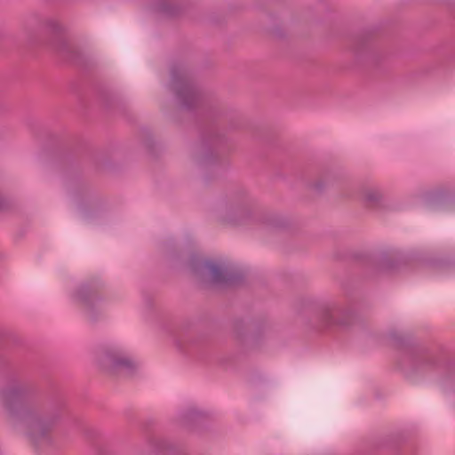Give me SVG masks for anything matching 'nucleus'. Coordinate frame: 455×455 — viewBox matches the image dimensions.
<instances>
[{
  "mask_svg": "<svg viewBox=\"0 0 455 455\" xmlns=\"http://www.w3.org/2000/svg\"><path fill=\"white\" fill-rule=\"evenodd\" d=\"M8 401H9L8 395H4V394L0 395V403L3 404V406L7 408L9 406Z\"/></svg>",
  "mask_w": 455,
  "mask_h": 455,
  "instance_id": "4",
  "label": "nucleus"
},
{
  "mask_svg": "<svg viewBox=\"0 0 455 455\" xmlns=\"http://www.w3.org/2000/svg\"><path fill=\"white\" fill-rule=\"evenodd\" d=\"M205 267L208 271L209 278L212 282L220 283L224 280L222 267L215 262H207Z\"/></svg>",
  "mask_w": 455,
  "mask_h": 455,
  "instance_id": "2",
  "label": "nucleus"
},
{
  "mask_svg": "<svg viewBox=\"0 0 455 455\" xmlns=\"http://www.w3.org/2000/svg\"><path fill=\"white\" fill-rule=\"evenodd\" d=\"M102 368L110 372L130 371L133 368V361L120 347L106 350L99 357Z\"/></svg>",
  "mask_w": 455,
  "mask_h": 455,
  "instance_id": "1",
  "label": "nucleus"
},
{
  "mask_svg": "<svg viewBox=\"0 0 455 455\" xmlns=\"http://www.w3.org/2000/svg\"><path fill=\"white\" fill-rule=\"evenodd\" d=\"M362 198L365 204L371 205L380 200L381 194L377 189H368L363 192Z\"/></svg>",
  "mask_w": 455,
  "mask_h": 455,
  "instance_id": "3",
  "label": "nucleus"
}]
</instances>
